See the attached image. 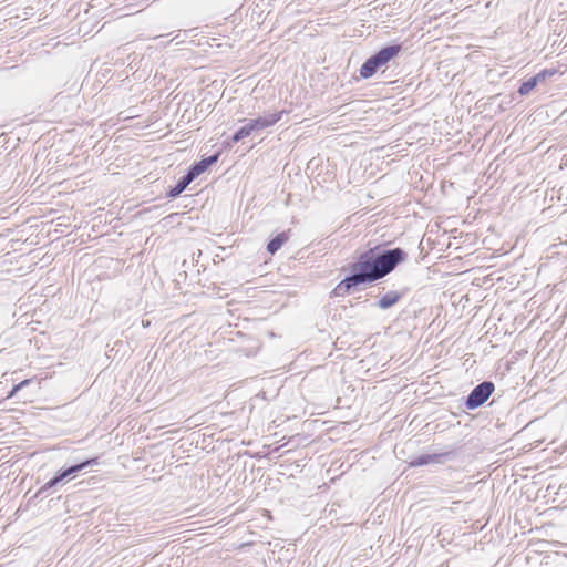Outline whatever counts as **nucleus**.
I'll use <instances>...</instances> for the list:
<instances>
[{
  "label": "nucleus",
  "mask_w": 567,
  "mask_h": 567,
  "mask_svg": "<svg viewBox=\"0 0 567 567\" xmlns=\"http://www.w3.org/2000/svg\"><path fill=\"white\" fill-rule=\"evenodd\" d=\"M452 455V452H444V453H433V454H421L414 460L411 461L412 466H423L431 463H437L442 464L446 460H449Z\"/></svg>",
  "instance_id": "0eeeda50"
},
{
  "label": "nucleus",
  "mask_w": 567,
  "mask_h": 567,
  "mask_svg": "<svg viewBox=\"0 0 567 567\" xmlns=\"http://www.w3.org/2000/svg\"><path fill=\"white\" fill-rule=\"evenodd\" d=\"M171 41H176L177 44L184 42V40H181L179 34L175 35Z\"/></svg>",
  "instance_id": "a211bd4d"
},
{
  "label": "nucleus",
  "mask_w": 567,
  "mask_h": 567,
  "mask_svg": "<svg viewBox=\"0 0 567 567\" xmlns=\"http://www.w3.org/2000/svg\"><path fill=\"white\" fill-rule=\"evenodd\" d=\"M286 111L267 113L262 116L249 120L256 133L268 128L279 122Z\"/></svg>",
  "instance_id": "39448f33"
},
{
  "label": "nucleus",
  "mask_w": 567,
  "mask_h": 567,
  "mask_svg": "<svg viewBox=\"0 0 567 567\" xmlns=\"http://www.w3.org/2000/svg\"><path fill=\"white\" fill-rule=\"evenodd\" d=\"M557 73L556 69H544L537 74L534 75V79L537 81V83H543L546 79L555 75Z\"/></svg>",
  "instance_id": "4468645a"
},
{
  "label": "nucleus",
  "mask_w": 567,
  "mask_h": 567,
  "mask_svg": "<svg viewBox=\"0 0 567 567\" xmlns=\"http://www.w3.org/2000/svg\"><path fill=\"white\" fill-rule=\"evenodd\" d=\"M495 390V385L492 381H483L477 384L466 396L465 408L468 410H475L482 406Z\"/></svg>",
  "instance_id": "20e7f679"
},
{
  "label": "nucleus",
  "mask_w": 567,
  "mask_h": 567,
  "mask_svg": "<svg viewBox=\"0 0 567 567\" xmlns=\"http://www.w3.org/2000/svg\"><path fill=\"white\" fill-rule=\"evenodd\" d=\"M402 50L401 43H392L382 47L363 62L359 70L360 76L362 79L372 78L382 66H385L390 61L395 59Z\"/></svg>",
  "instance_id": "7ed1b4c3"
},
{
  "label": "nucleus",
  "mask_w": 567,
  "mask_h": 567,
  "mask_svg": "<svg viewBox=\"0 0 567 567\" xmlns=\"http://www.w3.org/2000/svg\"><path fill=\"white\" fill-rule=\"evenodd\" d=\"M21 389H23L22 386H20V384H14L11 389V391L9 392V395L8 398H12Z\"/></svg>",
  "instance_id": "2eb2a0df"
},
{
  "label": "nucleus",
  "mask_w": 567,
  "mask_h": 567,
  "mask_svg": "<svg viewBox=\"0 0 567 567\" xmlns=\"http://www.w3.org/2000/svg\"><path fill=\"white\" fill-rule=\"evenodd\" d=\"M404 295L405 291H388L385 295L379 298V300L377 301V307L382 310H386L396 305L403 298Z\"/></svg>",
  "instance_id": "1a4fd4ad"
},
{
  "label": "nucleus",
  "mask_w": 567,
  "mask_h": 567,
  "mask_svg": "<svg viewBox=\"0 0 567 567\" xmlns=\"http://www.w3.org/2000/svg\"><path fill=\"white\" fill-rule=\"evenodd\" d=\"M537 85V81L534 79V76H532L520 84V86L518 87V93L522 96L528 95Z\"/></svg>",
  "instance_id": "ddd939ff"
},
{
  "label": "nucleus",
  "mask_w": 567,
  "mask_h": 567,
  "mask_svg": "<svg viewBox=\"0 0 567 567\" xmlns=\"http://www.w3.org/2000/svg\"><path fill=\"white\" fill-rule=\"evenodd\" d=\"M359 285L352 272L343 278L332 290V295L336 297H343L354 290Z\"/></svg>",
  "instance_id": "6e6552de"
},
{
  "label": "nucleus",
  "mask_w": 567,
  "mask_h": 567,
  "mask_svg": "<svg viewBox=\"0 0 567 567\" xmlns=\"http://www.w3.org/2000/svg\"><path fill=\"white\" fill-rule=\"evenodd\" d=\"M252 133H256L254 126L251 125L250 121H247L245 125H243L234 133V135L231 136V141L233 143H238L244 138L250 136Z\"/></svg>",
  "instance_id": "f8f14e48"
},
{
  "label": "nucleus",
  "mask_w": 567,
  "mask_h": 567,
  "mask_svg": "<svg viewBox=\"0 0 567 567\" xmlns=\"http://www.w3.org/2000/svg\"><path fill=\"white\" fill-rule=\"evenodd\" d=\"M31 381H32L31 379H25V380L19 382V384H20V386L24 388V386L29 385L31 383Z\"/></svg>",
  "instance_id": "f3484780"
},
{
  "label": "nucleus",
  "mask_w": 567,
  "mask_h": 567,
  "mask_svg": "<svg viewBox=\"0 0 567 567\" xmlns=\"http://www.w3.org/2000/svg\"><path fill=\"white\" fill-rule=\"evenodd\" d=\"M234 144H235V143H233L231 138H230L229 141H225V142L223 143V145H224V147H225V148H231Z\"/></svg>",
  "instance_id": "dca6fc26"
},
{
  "label": "nucleus",
  "mask_w": 567,
  "mask_h": 567,
  "mask_svg": "<svg viewBox=\"0 0 567 567\" xmlns=\"http://www.w3.org/2000/svg\"><path fill=\"white\" fill-rule=\"evenodd\" d=\"M194 181L192 175L186 172L185 175H183L176 183L175 186L169 187V189L166 192V196L168 198H176L178 197L186 188L187 186Z\"/></svg>",
  "instance_id": "9d476101"
},
{
  "label": "nucleus",
  "mask_w": 567,
  "mask_h": 567,
  "mask_svg": "<svg viewBox=\"0 0 567 567\" xmlns=\"http://www.w3.org/2000/svg\"><path fill=\"white\" fill-rule=\"evenodd\" d=\"M220 156V152H217L213 155L202 158L198 162L193 163L187 172L192 175L194 179H196L200 174L205 173L212 165L218 162Z\"/></svg>",
  "instance_id": "423d86ee"
},
{
  "label": "nucleus",
  "mask_w": 567,
  "mask_h": 567,
  "mask_svg": "<svg viewBox=\"0 0 567 567\" xmlns=\"http://www.w3.org/2000/svg\"><path fill=\"white\" fill-rule=\"evenodd\" d=\"M288 239L289 237L286 231L277 234L267 244V251L271 255H275L287 243Z\"/></svg>",
  "instance_id": "9b49d317"
},
{
  "label": "nucleus",
  "mask_w": 567,
  "mask_h": 567,
  "mask_svg": "<svg viewBox=\"0 0 567 567\" xmlns=\"http://www.w3.org/2000/svg\"><path fill=\"white\" fill-rule=\"evenodd\" d=\"M408 259V254L400 247L382 248L375 246L359 255L351 264L350 271L359 285H370L389 274Z\"/></svg>",
  "instance_id": "f257e3e1"
},
{
  "label": "nucleus",
  "mask_w": 567,
  "mask_h": 567,
  "mask_svg": "<svg viewBox=\"0 0 567 567\" xmlns=\"http://www.w3.org/2000/svg\"><path fill=\"white\" fill-rule=\"evenodd\" d=\"M99 460H100L99 456L86 458L82 462H79L76 464H73L68 467H63V468L56 471L54 476L40 487V489L35 493L34 497H41V498L48 497L49 495L52 494V489L55 488L58 485H60V484L63 485V484L70 482L71 480H73L74 477H76V475L80 472H82L93 465H97L100 463Z\"/></svg>",
  "instance_id": "f03ea898"
}]
</instances>
